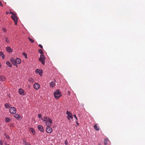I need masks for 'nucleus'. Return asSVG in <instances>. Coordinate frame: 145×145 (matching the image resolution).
Listing matches in <instances>:
<instances>
[{
  "mask_svg": "<svg viewBox=\"0 0 145 145\" xmlns=\"http://www.w3.org/2000/svg\"><path fill=\"white\" fill-rule=\"evenodd\" d=\"M54 95L56 99H58L61 95V93L59 89H57L54 93Z\"/></svg>",
  "mask_w": 145,
  "mask_h": 145,
  "instance_id": "nucleus-1",
  "label": "nucleus"
},
{
  "mask_svg": "<svg viewBox=\"0 0 145 145\" xmlns=\"http://www.w3.org/2000/svg\"><path fill=\"white\" fill-rule=\"evenodd\" d=\"M10 61L13 64H15L16 63L19 64L21 62L20 59L19 58H16V59L12 58L10 60Z\"/></svg>",
  "mask_w": 145,
  "mask_h": 145,
  "instance_id": "nucleus-2",
  "label": "nucleus"
},
{
  "mask_svg": "<svg viewBox=\"0 0 145 145\" xmlns=\"http://www.w3.org/2000/svg\"><path fill=\"white\" fill-rule=\"evenodd\" d=\"M43 121L46 122V126H51L52 123V121L49 118L46 120H43Z\"/></svg>",
  "mask_w": 145,
  "mask_h": 145,
  "instance_id": "nucleus-3",
  "label": "nucleus"
},
{
  "mask_svg": "<svg viewBox=\"0 0 145 145\" xmlns=\"http://www.w3.org/2000/svg\"><path fill=\"white\" fill-rule=\"evenodd\" d=\"M11 18L14 21L15 23V25H17L18 18L16 14L14 15H12Z\"/></svg>",
  "mask_w": 145,
  "mask_h": 145,
  "instance_id": "nucleus-4",
  "label": "nucleus"
},
{
  "mask_svg": "<svg viewBox=\"0 0 145 145\" xmlns=\"http://www.w3.org/2000/svg\"><path fill=\"white\" fill-rule=\"evenodd\" d=\"M66 114L67 115V118L70 121L72 120L73 119L72 115V113L70 112L67 110Z\"/></svg>",
  "mask_w": 145,
  "mask_h": 145,
  "instance_id": "nucleus-5",
  "label": "nucleus"
},
{
  "mask_svg": "<svg viewBox=\"0 0 145 145\" xmlns=\"http://www.w3.org/2000/svg\"><path fill=\"white\" fill-rule=\"evenodd\" d=\"M45 59V57L43 55H41L40 56V57L39 59V60L40 61L41 63L44 65L45 64L44 60Z\"/></svg>",
  "mask_w": 145,
  "mask_h": 145,
  "instance_id": "nucleus-6",
  "label": "nucleus"
},
{
  "mask_svg": "<svg viewBox=\"0 0 145 145\" xmlns=\"http://www.w3.org/2000/svg\"><path fill=\"white\" fill-rule=\"evenodd\" d=\"M16 109L14 107H11L10 109V112L11 114H15L16 113Z\"/></svg>",
  "mask_w": 145,
  "mask_h": 145,
  "instance_id": "nucleus-7",
  "label": "nucleus"
},
{
  "mask_svg": "<svg viewBox=\"0 0 145 145\" xmlns=\"http://www.w3.org/2000/svg\"><path fill=\"white\" fill-rule=\"evenodd\" d=\"M50 127V126H47V127L46 128V131L48 133H51L52 131V128Z\"/></svg>",
  "mask_w": 145,
  "mask_h": 145,
  "instance_id": "nucleus-8",
  "label": "nucleus"
},
{
  "mask_svg": "<svg viewBox=\"0 0 145 145\" xmlns=\"http://www.w3.org/2000/svg\"><path fill=\"white\" fill-rule=\"evenodd\" d=\"M40 85L37 83H35L33 86L34 88L36 89H38L40 88Z\"/></svg>",
  "mask_w": 145,
  "mask_h": 145,
  "instance_id": "nucleus-9",
  "label": "nucleus"
},
{
  "mask_svg": "<svg viewBox=\"0 0 145 145\" xmlns=\"http://www.w3.org/2000/svg\"><path fill=\"white\" fill-rule=\"evenodd\" d=\"M18 92L19 94L21 95H24L25 94L24 90L21 88H20L19 89Z\"/></svg>",
  "mask_w": 145,
  "mask_h": 145,
  "instance_id": "nucleus-10",
  "label": "nucleus"
},
{
  "mask_svg": "<svg viewBox=\"0 0 145 145\" xmlns=\"http://www.w3.org/2000/svg\"><path fill=\"white\" fill-rule=\"evenodd\" d=\"M13 117L14 118H16L17 120H20V119H21V118L20 115L18 114H15L13 116Z\"/></svg>",
  "mask_w": 145,
  "mask_h": 145,
  "instance_id": "nucleus-11",
  "label": "nucleus"
},
{
  "mask_svg": "<svg viewBox=\"0 0 145 145\" xmlns=\"http://www.w3.org/2000/svg\"><path fill=\"white\" fill-rule=\"evenodd\" d=\"M38 129L41 132H42L44 131V129L43 126L41 125H39L38 126Z\"/></svg>",
  "mask_w": 145,
  "mask_h": 145,
  "instance_id": "nucleus-12",
  "label": "nucleus"
},
{
  "mask_svg": "<svg viewBox=\"0 0 145 145\" xmlns=\"http://www.w3.org/2000/svg\"><path fill=\"white\" fill-rule=\"evenodd\" d=\"M36 72H37L40 76L42 75V71L41 70H39L38 69H36L35 70Z\"/></svg>",
  "mask_w": 145,
  "mask_h": 145,
  "instance_id": "nucleus-13",
  "label": "nucleus"
},
{
  "mask_svg": "<svg viewBox=\"0 0 145 145\" xmlns=\"http://www.w3.org/2000/svg\"><path fill=\"white\" fill-rule=\"evenodd\" d=\"M6 50L8 52H12V50L9 46H7L6 47Z\"/></svg>",
  "mask_w": 145,
  "mask_h": 145,
  "instance_id": "nucleus-14",
  "label": "nucleus"
},
{
  "mask_svg": "<svg viewBox=\"0 0 145 145\" xmlns=\"http://www.w3.org/2000/svg\"><path fill=\"white\" fill-rule=\"evenodd\" d=\"M5 80V78L3 76H1L0 77V81H3Z\"/></svg>",
  "mask_w": 145,
  "mask_h": 145,
  "instance_id": "nucleus-15",
  "label": "nucleus"
},
{
  "mask_svg": "<svg viewBox=\"0 0 145 145\" xmlns=\"http://www.w3.org/2000/svg\"><path fill=\"white\" fill-rule=\"evenodd\" d=\"M5 122L6 123H8L11 120L8 117H6L5 118Z\"/></svg>",
  "mask_w": 145,
  "mask_h": 145,
  "instance_id": "nucleus-16",
  "label": "nucleus"
},
{
  "mask_svg": "<svg viewBox=\"0 0 145 145\" xmlns=\"http://www.w3.org/2000/svg\"><path fill=\"white\" fill-rule=\"evenodd\" d=\"M94 128L97 131H99V130L98 127H97L96 124L94 125Z\"/></svg>",
  "mask_w": 145,
  "mask_h": 145,
  "instance_id": "nucleus-17",
  "label": "nucleus"
},
{
  "mask_svg": "<svg viewBox=\"0 0 145 145\" xmlns=\"http://www.w3.org/2000/svg\"><path fill=\"white\" fill-rule=\"evenodd\" d=\"M6 63L7 65L8 66H9L10 67H12V65L10 61H7Z\"/></svg>",
  "mask_w": 145,
  "mask_h": 145,
  "instance_id": "nucleus-18",
  "label": "nucleus"
},
{
  "mask_svg": "<svg viewBox=\"0 0 145 145\" xmlns=\"http://www.w3.org/2000/svg\"><path fill=\"white\" fill-rule=\"evenodd\" d=\"M55 85V83L53 82H52L50 84V86L51 87H53Z\"/></svg>",
  "mask_w": 145,
  "mask_h": 145,
  "instance_id": "nucleus-19",
  "label": "nucleus"
},
{
  "mask_svg": "<svg viewBox=\"0 0 145 145\" xmlns=\"http://www.w3.org/2000/svg\"><path fill=\"white\" fill-rule=\"evenodd\" d=\"M108 140L107 138H105L104 140V144L105 145H106L107 144V142Z\"/></svg>",
  "mask_w": 145,
  "mask_h": 145,
  "instance_id": "nucleus-20",
  "label": "nucleus"
},
{
  "mask_svg": "<svg viewBox=\"0 0 145 145\" xmlns=\"http://www.w3.org/2000/svg\"><path fill=\"white\" fill-rule=\"evenodd\" d=\"M0 56H1L3 59L5 58V56L2 52H0Z\"/></svg>",
  "mask_w": 145,
  "mask_h": 145,
  "instance_id": "nucleus-21",
  "label": "nucleus"
},
{
  "mask_svg": "<svg viewBox=\"0 0 145 145\" xmlns=\"http://www.w3.org/2000/svg\"><path fill=\"white\" fill-rule=\"evenodd\" d=\"M23 142L24 144L25 145H31L30 144L27 143L25 140H23Z\"/></svg>",
  "mask_w": 145,
  "mask_h": 145,
  "instance_id": "nucleus-22",
  "label": "nucleus"
},
{
  "mask_svg": "<svg viewBox=\"0 0 145 145\" xmlns=\"http://www.w3.org/2000/svg\"><path fill=\"white\" fill-rule=\"evenodd\" d=\"M30 131L34 134H35V132L33 128H31L30 129Z\"/></svg>",
  "mask_w": 145,
  "mask_h": 145,
  "instance_id": "nucleus-23",
  "label": "nucleus"
},
{
  "mask_svg": "<svg viewBox=\"0 0 145 145\" xmlns=\"http://www.w3.org/2000/svg\"><path fill=\"white\" fill-rule=\"evenodd\" d=\"M4 135L5 136L6 138L8 140H9L10 139V137L8 135L6 134V133H5L4 134Z\"/></svg>",
  "mask_w": 145,
  "mask_h": 145,
  "instance_id": "nucleus-24",
  "label": "nucleus"
},
{
  "mask_svg": "<svg viewBox=\"0 0 145 145\" xmlns=\"http://www.w3.org/2000/svg\"><path fill=\"white\" fill-rule=\"evenodd\" d=\"M5 106L6 108H8L10 107V106L9 104L6 103L5 104Z\"/></svg>",
  "mask_w": 145,
  "mask_h": 145,
  "instance_id": "nucleus-25",
  "label": "nucleus"
},
{
  "mask_svg": "<svg viewBox=\"0 0 145 145\" xmlns=\"http://www.w3.org/2000/svg\"><path fill=\"white\" fill-rule=\"evenodd\" d=\"M28 39H29V41H30L32 43H33L34 42V40L33 39L29 37H28Z\"/></svg>",
  "mask_w": 145,
  "mask_h": 145,
  "instance_id": "nucleus-26",
  "label": "nucleus"
},
{
  "mask_svg": "<svg viewBox=\"0 0 145 145\" xmlns=\"http://www.w3.org/2000/svg\"><path fill=\"white\" fill-rule=\"evenodd\" d=\"M29 81L31 83H33L35 82L34 80L32 78H30L29 79Z\"/></svg>",
  "mask_w": 145,
  "mask_h": 145,
  "instance_id": "nucleus-27",
  "label": "nucleus"
},
{
  "mask_svg": "<svg viewBox=\"0 0 145 145\" xmlns=\"http://www.w3.org/2000/svg\"><path fill=\"white\" fill-rule=\"evenodd\" d=\"M4 38L5 39V41L7 43H9L10 42V41L7 37H5Z\"/></svg>",
  "mask_w": 145,
  "mask_h": 145,
  "instance_id": "nucleus-28",
  "label": "nucleus"
},
{
  "mask_svg": "<svg viewBox=\"0 0 145 145\" xmlns=\"http://www.w3.org/2000/svg\"><path fill=\"white\" fill-rule=\"evenodd\" d=\"M39 52L41 54V55H43V52L42 50L41 49H39Z\"/></svg>",
  "mask_w": 145,
  "mask_h": 145,
  "instance_id": "nucleus-29",
  "label": "nucleus"
},
{
  "mask_svg": "<svg viewBox=\"0 0 145 145\" xmlns=\"http://www.w3.org/2000/svg\"><path fill=\"white\" fill-rule=\"evenodd\" d=\"M22 54L26 58H27V54L26 53H25V52H23L22 53Z\"/></svg>",
  "mask_w": 145,
  "mask_h": 145,
  "instance_id": "nucleus-30",
  "label": "nucleus"
},
{
  "mask_svg": "<svg viewBox=\"0 0 145 145\" xmlns=\"http://www.w3.org/2000/svg\"><path fill=\"white\" fill-rule=\"evenodd\" d=\"M10 14H12V15H14L16 14V13H14L12 12L10 10Z\"/></svg>",
  "mask_w": 145,
  "mask_h": 145,
  "instance_id": "nucleus-31",
  "label": "nucleus"
},
{
  "mask_svg": "<svg viewBox=\"0 0 145 145\" xmlns=\"http://www.w3.org/2000/svg\"><path fill=\"white\" fill-rule=\"evenodd\" d=\"M38 116L39 118H40L42 117V115L41 114H39Z\"/></svg>",
  "mask_w": 145,
  "mask_h": 145,
  "instance_id": "nucleus-32",
  "label": "nucleus"
},
{
  "mask_svg": "<svg viewBox=\"0 0 145 145\" xmlns=\"http://www.w3.org/2000/svg\"><path fill=\"white\" fill-rule=\"evenodd\" d=\"M65 145H67L68 144V142L66 140L65 141Z\"/></svg>",
  "mask_w": 145,
  "mask_h": 145,
  "instance_id": "nucleus-33",
  "label": "nucleus"
},
{
  "mask_svg": "<svg viewBox=\"0 0 145 145\" xmlns=\"http://www.w3.org/2000/svg\"><path fill=\"white\" fill-rule=\"evenodd\" d=\"M39 47H40V48H43V47L40 44H39Z\"/></svg>",
  "mask_w": 145,
  "mask_h": 145,
  "instance_id": "nucleus-34",
  "label": "nucleus"
},
{
  "mask_svg": "<svg viewBox=\"0 0 145 145\" xmlns=\"http://www.w3.org/2000/svg\"><path fill=\"white\" fill-rule=\"evenodd\" d=\"M73 116L74 117V118H75V119H76V120H77V118L76 116V115L75 114H74V115H73Z\"/></svg>",
  "mask_w": 145,
  "mask_h": 145,
  "instance_id": "nucleus-35",
  "label": "nucleus"
},
{
  "mask_svg": "<svg viewBox=\"0 0 145 145\" xmlns=\"http://www.w3.org/2000/svg\"><path fill=\"white\" fill-rule=\"evenodd\" d=\"M0 5L2 7H3V6L2 2L1 1H0Z\"/></svg>",
  "mask_w": 145,
  "mask_h": 145,
  "instance_id": "nucleus-36",
  "label": "nucleus"
},
{
  "mask_svg": "<svg viewBox=\"0 0 145 145\" xmlns=\"http://www.w3.org/2000/svg\"><path fill=\"white\" fill-rule=\"evenodd\" d=\"M16 64H17V63H16V64H13V65L16 66V67H18V65H17Z\"/></svg>",
  "mask_w": 145,
  "mask_h": 145,
  "instance_id": "nucleus-37",
  "label": "nucleus"
},
{
  "mask_svg": "<svg viewBox=\"0 0 145 145\" xmlns=\"http://www.w3.org/2000/svg\"><path fill=\"white\" fill-rule=\"evenodd\" d=\"M0 144H1V145H3V144L2 143V142L1 140V141H0Z\"/></svg>",
  "mask_w": 145,
  "mask_h": 145,
  "instance_id": "nucleus-38",
  "label": "nucleus"
},
{
  "mask_svg": "<svg viewBox=\"0 0 145 145\" xmlns=\"http://www.w3.org/2000/svg\"><path fill=\"white\" fill-rule=\"evenodd\" d=\"M44 119H45V120H46V119H48V118H46V117H44Z\"/></svg>",
  "mask_w": 145,
  "mask_h": 145,
  "instance_id": "nucleus-39",
  "label": "nucleus"
},
{
  "mask_svg": "<svg viewBox=\"0 0 145 145\" xmlns=\"http://www.w3.org/2000/svg\"><path fill=\"white\" fill-rule=\"evenodd\" d=\"M6 13L7 14H9V12H6Z\"/></svg>",
  "mask_w": 145,
  "mask_h": 145,
  "instance_id": "nucleus-40",
  "label": "nucleus"
},
{
  "mask_svg": "<svg viewBox=\"0 0 145 145\" xmlns=\"http://www.w3.org/2000/svg\"><path fill=\"white\" fill-rule=\"evenodd\" d=\"M68 93L69 95L70 94V92L69 91H68Z\"/></svg>",
  "mask_w": 145,
  "mask_h": 145,
  "instance_id": "nucleus-41",
  "label": "nucleus"
},
{
  "mask_svg": "<svg viewBox=\"0 0 145 145\" xmlns=\"http://www.w3.org/2000/svg\"><path fill=\"white\" fill-rule=\"evenodd\" d=\"M10 127H11V126H13V124H10Z\"/></svg>",
  "mask_w": 145,
  "mask_h": 145,
  "instance_id": "nucleus-42",
  "label": "nucleus"
},
{
  "mask_svg": "<svg viewBox=\"0 0 145 145\" xmlns=\"http://www.w3.org/2000/svg\"><path fill=\"white\" fill-rule=\"evenodd\" d=\"M76 123L77 125H79V123H78L77 121H76Z\"/></svg>",
  "mask_w": 145,
  "mask_h": 145,
  "instance_id": "nucleus-43",
  "label": "nucleus"
},
{
  "mask_svg": "<svg viewBox=\"0 0 145 145\" xmlns=\"http://www.w3.org/2000/svg\"><path fill=\"white\" fill-rule=\"evenodd\" d=\"M1 67V64L0 63V67Z\"/></svg>",
  "mask_w": 145,
  "mask_h": 145,
  "instance_id": "nucleus-44",
  "label": "nucleus"
},
{
  "mask_svg": "<svg viewBox=\"0 0 145 145\" xmlns=\"http://www.w3.org/2000/svg\"><path fill=\"white\" fill-rule=\"evenodd\" d=\"M5 31V29H4V31Z\"/></svg>",
  "mask_w": 145,
  "mask_h": 145,
  "instance_id": "nucleus-45",
  "label": "nucleus"
},
{
  "mask_svg": "<svg viewBox=\"0 0 145 145\" xmlns=\"http://www.w3.org/2000/svg\"><path fill=\"white\" fill-rule=\"evenodd\" d=\"M7 145H10L9 144H7Z\"/></svg>",
  "mask_w": 145,
  "mask_h": 145,
  "instance_id": "nucleus-46",
  "label": "nucleus"
}]
</instances>
